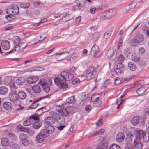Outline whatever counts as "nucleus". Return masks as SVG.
Wrapping results in <instances>:
<instances>
[{
    "label": "nucleus",
    "mask_w": 149,
    "mask_h": 149,
    "mask_svg": "<svg viewBox=\"0 0 149 149\" xmlns=\"http://www.w3.org/2000/svg\"><path fill=\"white\" fill-rule=\"evenodd\" d=\"M42 87L43 90L46 93L49 92L50 89L48 85L46 83H43L42 84Z\"/></svg>",
    "instance_id": "e433bc0d"
},
{
    "label": "nucleus",
    "mask_w": 149,
    "mask_h": 149,
    "mask_svg": "<svg viewBox=\"0 0 149 149\" xmlns=\"http://www.w3.org/2000/svg\"><path fill=\"white\" fill-rule=\"evenodd\" d=\"M75 1L77 4L79 5L80 7L83 8L85 4V1L84 0H76Z\"/></svg>",
    "instance_id": "ea45409f"
},
{
    "label": "nucleus",
    "mask_w": 149,
    "mask_h": 149,
    "mask_svg": "<svg viewBox=\"0 0 149 149\" xmlns=\"http://www.w3.org/2000/svg\"><path fill=\"white\" fill-rule=\"evenodd\" d=\"M83 9L81 7H80V6H79L78 4L73 6V9L74 11H83Z\"/></svg>",
    "instance_id": "3c124183"
},
{
    "label": "nucleus",
    "mask_w": 149,
    "mask_h": 149,
    "mask_svg": "<svg viewBox=\"0 0 149 149\" xmlns=\"http://www.w3.org/2000/svg\"><path fill=\"white\" fill-rule=\"evenodd\" d=\"M3 107L6 110H10L12 109L11 104L10 102H6L3 104Z\"/></svg>",
    "instance_id": "7c9ffc66"
},
{
    "label": "nucleus",
    "mask_w": 149,
    "mask_h": 149,
    "mask_svg": "<svg viewBox=\"0 0 149 149\" xmlns=\"http://www.w3.org/2000/svg\"><path fill=\"white\" fill-rule=\"evenodd\" d=\"M91 100L93 102V106L95 107H100L102 103V102L98 95L95 94L93 95L91 97Z\"/></svg>",
    "instance_id": "0eeeda50"
},
{
    "label": "nucleus",
    "mask_w": 149,
    "mask_h": 149,
    "mask_svg": "<svg viewBox=\"0 0 149 149\" xmlns=\"http://www.w3.org/2000/svg\"><path fill=\"white\" fill-rule=\"evenodd\" d=\"M38 78L36 77H31L27 79V82L30 84H33L37 82L38 80Z\"/></svg>",
    "instance_id": "5701e85b"
},
{
    "label": "nucleus",
    "mask_w": 149,
    "mask_h": 149,
    "mask_svg": "<svg viewBox=\"0 0 149 149\" xmlns=\"http://www.w3.org/2000/svg\"><path fill=\"white\" fill-rule=\"evenodd\" d=\"M10 143L8 139L6 138H2L1 141V143L2 145L4 146H9Z\"/></svg>",
    "instance_id": "cd10ccee"
},
{
    "label": "nucleus",
    "mask_w": 149,
    "mask_h": 149,
    "mask_svg": "<svg viewBox=\"0 0 149 149\" xmlns=\"http://www.w3.org/2000/svg\"><path fill=\"white\" fill-rule=\"evenodd\" d=\"M1 45L2 48L5 50H8L10 48V42L8 41H2Z\"/></svg>",
    "instance_id": "dca6fc26"
},
{
    "label": "nucleus",
    "mask_w": 149,
    "mask_h": 149,
    "mask_svg": "<svg viewBox=\"0 0 149 149\" xmlns=\"http://www.w3.org/2000/svg\"><path fill=\"white\" fill-rule=\"evenodd\" d=\"M87 98L86 95L85 93H82L79 96L78 101L80 104H83Z\"/></svg>",
    "instance_id": "aec40b11"
},
{
    "label": "nucleus",
    "mask_w": 149,
    "mask_h": 149,
    "mask_svg": "<svg viewBox=\"0 0 149 149\" xmlns=\"http://www.w3.org/2000/svg\"><path fill=\"white\" fill-rule=\"evenodd\" d=\"M10 99L11 102H13L18 99L17 95L16 93H13L10 96Z\"/></svg>",
    "instance_id": "79ce46f5"
},
{
    "label": "nucleus",
    "mask_w": 149,
    "mask_h": 149,
    "mask_svg": "<svg viewBox=\"0 0 149 149\" xmlns=\"http://www.w3.org/2000/svg\"><path fill=\"white\" fill-rule=\"evenodd\" d=\"M139 121V116H136L134 117L132 119L131 123L134 126L137 125Z\"/></svg>",
    "instance_id": "393cba45"
},
{
    "label": "nucleus",
    "mask_w": 149,
    "mask_h": 149,
    "mask_svg": "<svg viewBox=\"0 0 149 149\" xmlns=\"http://www.w3.org/2000/svg\"><path fill=\"white\" fill-rule=\"evenodd\" d=\"M143 81H139L136 82L133 88H139L136 90L137 93L139 95H141L143 94L145 92L146 90L145 88L143 87H140L139 84L142 83Z\"/></svg>",
    "instance_id": "9d476101"
},
{
    "label": "nucleus",
    "mask_w": 149,
    "mask_h": 149,
    "mask_svg": "<svg viewBox=\"0 0 149 149\" xmlns=\"http://www.w3.org/2000/svg\"><path fill=\"white\" fill-rule=\"evenodd\" d=\"M58 111V113L63 116L67 117L69 115L66 108L65 109L62 108L59 110Z\"/></svg>",
    "instance_id": "a878e982"
},
{
    "label": "nucleus",
    "mask_w": 149,
    "mask_h": 149,
    "mask_svg": "<svg viewBox=\"0 0 149 149\" xmlns=\"http://www.w3.org/2000/svg\"><path fill=\"white\" fill-rule=\"evenodd\" d=\"M18 96L19 98L22 100L24 99L26 97V94L23 91L19 92L18 93Z\"/></svg>",
    "instance_id": "c756f323"
},
{
    "label": "nucleus",
    "mask_w": 149,
    "mask_h": 149,
    "mask_svg": "<svg viewBox=\"0 0 149 149\" xmlns=\"http://www.w3.org/2000/svg\"><path fill=\"white\" fill-rule=\"evenodd\" d=\"M75 101L74 97L72 96L68 98L66 100V102L70 104H73L74 103Z\"/></svg>",
    "instance_id": "37998d69"
},
{
    "label": "nucleus",
    "mask_w": 149,
    "mask_h": 149,
    "mask_svg": "<svg viewBox=\"0 0 149 149\" xmlns=\"http://www.w3.org/2000/svg\"><path fill=\"white\" fill-rule=\"evenodd\" d=\"M117 58L118 61L119 62L118 63H121L122 64V63L123 62L125 59L124 56L123 55L120 54L117 57Z\"/></svg>",
    "instance_id": "09e8293b"
},
{
    "label": "nucleus",
    "mask_w": 149,
    "mask_h": 149,
    "mask_svg": "<svg viewBox=\"0 0 149 149\" xmlns=\"http://www.w3.org/2000/svg\"><path fill=\"white\" fill-rule=\"evenodd\" d=\"M20 131L23 132H28L29 130L27 128H26L24 127H21L20 128Z\"/></svg>",
    "instance_id": "0e129e2a"
},
{
    "label": "nucleus",
    "mask_w": 149,
    "mask_h": 149,
    "mask_svg": "<svg viewBox=\"0 0 149 149\" xmlns=\"http://www.w3.org/2000/svg\"><path fill=\"white\" fill-rule=\"evenodd\" d=\"M76 70V68L74 67H72L70 69V72L71 73L74 74V75L75 74V72Z\"/></svg>",
    "instance_id": "680f3d73"
},
{
    "label": "nucleus",
    "mask_w": 149,
    "mask_h": 149,
    "mask_svg": "<svg viewBox=\"0 0 149 149\" xmlns=\"http://www.w3.org/2000/svg\"><path fill=\"white\" fill-rule=\"evenodd\" d=\"M134 145V149H142L143 146V143L142 142L138 141L135 140L133 142Z\"/></svg>",
    "instance_id": "f3484780"
},
{
    "label": "nucleus",
    "mask_w": 149,
    "mask_h": 149,
    "mask_svg": "<svg viewBox=\"0 0 149 149\" xmlns=\"http://www.w3.org/2000/svg\"><path fill=\"white\" fill-rule=\"evenodd\" d=\"M27 44L25 42H20L18 45H17L15 47V49L13 50L8 52V53L12 52H14L17 51L18 52L22 51L26 47Z\"/></svg>",
    "instance_id": "1a4fd4ad"
},
{
    "label": "nucleus",
    "mask_w": 149,
    "mask_h": 149,
    "mask_svg": "<svg viewBox=\"0 0 149 149\" xmlns=\"http://www.w3.org/2000/svg\"><path fill=\"white\" fill-rule=\"evenodd\" d=\"M136 5L135 4V3L131 4L130 5V7L129 8L128 7H126V9H125L126 10H124L123 13H125L127 11H128L129 10H130V8H131V9L133 8L136 6Z\"/></svg>",
    "instance_id": "5fc2aeb1"
},
{
    "label": "nucleus",
    "mask_w": 149,
    "mask_h": 149,
    "mask_svg": "<svg viewBox=\"0 0 149 149\" xmlns=\"http://www.w3.org/2000/svg\"><path fill=\"white\" fill-rule=\"evenodd\" d=\"M44 121L45 123L47 125H52L55 123V119L54 117L48 116L45 118Z\"/></svg>",
    "instance_id": "2eb2a0df"
},
{
    "label": "nucleus",
    "mask_w": 149,
    "mask_h": 149,
    "mask_svg": "<svg viewBox=\"0 0 149 149\" xmlns=\"http://www.w3.org/2000/svg\"><path fill=\"white\" fill-rule=\"evenodd\" d=\"M66 109L68 112V114L69 113H73L75 112V109L73 107L69 106L67 107L66 108Z\"/></svg>",
    "instance_id": "a18cd8bd"
},
{
    "label": "nucleus",
    "mask_w": 149,
    "mask_h": 149,
    "mask_svg": "<svg viewBox=\"0 0 149 149\" xmlns=\"http://www.w3.org/2000/svg\"><path fill=\"white\" fill-rule=\"evenodd\" d=\"M55 83L60 88L63 89L68 88V85L66 83L65 79L61 74V72L57 77L54 79Z\"/></svg>",
    "instance_id": "f257e3e1"
},
{
    "label": "nucleus",
    "mask_w": 149,
    "mask_h": 149,
    "mask_svg": "<svg viewBox=\"0 0 149 149\" xmlns=\"http://www.w3.org/2000/svg\"><path fill=\"white\" fill-rule=\"evenodd\" d=\"M67 53V52L58 53L56 55V58L59 61L65 60L67 57V56L66 55Z\"/></svg>",
    "instance_id": "4468645a"
},
{
    "label": "nucleus",
    "mask_w": 149,
    "mask_h": 149,
    "mask_svg": "<svg viewBox=\"0 0 149 149\" xmlns=\"http://www.w3.org/2000/svg\"><path fill=\"white\" fill-rule=\"evenodd\" d=\"M25 81V79L24 78L20 77L16 80V82L17 85H21L24 84Z\"/></svg>",
    "instance_id": "473e14b6"
},
{
    "label": "nucleus",
    "mask_w": 149,
    "mask_h": 149,
    "mask_svg": "<svg viewBox=\"0 0 149 149\" xmlns=\"http://www.w3.org/2000/svg\"><path fill=\"white\" fill-rule=\"evenodd\" d=\"M114 15L112 10H110L103 13L100 16L101 18L103 19H109L113 18Z\"/></svg>",
    "instance_id": "6e6552de"
},
{
    "label": "nucleus",
    "mask_w": 149,
    "mask_h": 149,
    "mask_svg": "<svg viewBox=\"0 0 149 149\" xmlns=\"http://www.w3.org/2000/svg\"><path fill=\"white\" fill-rule=\"evenodd\" d=\"M30 6L29 3H22L20 4V7L24 8H28Z\"/></svg>",
    "instance_id": "603ef678"
},
{
    "label": "nucleus",
    "mask_w": 149,
    "mask_h": 149,
    "mask_svg": "<svg viewBox=\"0 0 149 149\" xmlns=\"http://www.w3.org/2000/svg\"><path fill=\"white\" fill-rule=\"evenodd\" d=\"M32 90L36 93H39L41 91V88L40 86L37 85L33 86L32 87Z\"/></svg>",
    "instance_id": "2f4dec72"
},
{
    "label": "nucleus",
    "mask_w": 149,
    "mask_h": 149,
    "mask_svg": "<svg viewBox=\"0 0 149 149\" xmlns=\"http://www.w3.org/2000/svg\"><path fill=\"white\" fill-rule=\"evenodd\" d=\"M62 76H63L65 77L66 80L70 81L72 80L74 77V74L71 73L70 72H69L67 71H62L61 72Z\"/></svg>",
    "instance_id": "9b49d317"
},
{
    "label": "nucleus",
    "mask_w": 149,
    "mask_h": 149,
    "mask_svg": "<svg viewBox=\"0 0 149 149\" xmlns=\"http://www.w3.org/2000/svg\"><path fill=\"white\" fill-rule=\"evenodd\" d=\"M9 146L13 149H19L20 148L18 145L13 141L10 143Z\"/></svg>",
    "instance_id": "72a5a7b5"
},
{
    "label": "nucleus",
    "mask_w": 149,
    "mask_h": 149,
    "mask_svg": "<svg viewBox=\"0 0 149 149\" xmlns=\"http://www.w3.org/2000/svg\"><path fill=\"white\" fill-rule=\"evenodd\" d=\"M102 118H100L98 120V121L96 123V125L97 126L100 127L102 125Z\"/></svg>",
    "instance_id": "bf43d9fd"
},
{
    "label": "nucleus",
    "mask_w": 149,
    "mask_h": 149,
    "mask_svg": "<svg viewBox=\"0 0 149 149\" xmlns=\"http://www.w3.org/2000/svg\"><path fill=\"white\" fill-rule=\"evenodd\" d=\"M144 38V36L143 35L136 34L134 36L133 39L130 40L129 45L131 46L135 47L137 45L142 42Z\"/></svg>",
    "instance_id": "f03ea898"
},
{
    "label": "nucleus",
    "mask_w": 149,
    "mask_h": 149,
    "mask_svg": "<svg viewBox=\"0 0 149 149\" xmlns=\"http://www.w3.org/2000/svg\"><path fill=\"white\" fill-rule=\"evenodd\" d=\"M125 149H134V147L132 145L128 143L125 146Z\"/></svg>",
    "instance_id": "13d9d810"
},
{
    "label": "nucleus",
    "mask_w": 149,
    "mask_h": 149,
    "mask_svg": "<svg viewBox=\"0 0 149 149\" xmlns=\"http://www.w3.org/2000/svg\"><path fill=\"white\" fill-rule=\"evenodd\" d=\"M12 82V79L11 77H6L4 80V83L6 85H10V86L11 87H14L15 84L13 83H12V85L11 83Z\"/></svg>",
    "instance_id": "4be33fe9"
},
{
    "label": "nucleus",
    "mask_w": 149,
    "mask_h": 149,
    "mask_svg": "<svg viewBox=\"0 0 149 149\" xmlns=\"http://www.w3.org/2000/svg\"><path fill=\"white\" fill-rule=\"evenodd\" d=\"M15 38V39L14 41L15 43L17 44L18 43L19 44V43H20V39L19 38V37L17 36Z\"/></svg>",
    "instance_id": "69168bd1"
},
{
    "label": "nucleus",
    "mask_w": 149,
    "mask_h": 149,
    "mask_svg": "<svg viewBox=\"0 0 149 149\" xmlns=\"http://www.w3.org/2000/svg\"><path fill=\"white\" fill-rule=\"evenodd\" d=\"M50 115L52 116V117H54L55 118V119L56 118L57 116V115H59L58 114L56 113L55 112L53 111H51L50 112Z\"/></svg>",
    "instance_id": "e2e57ef3"
},
{
    "label": "nucleus",
    "mask_w": 149,
    "mask_h": 149,
    "mask_svg": "<svg viewBox=\"0 0 149 149\" xmlns=\"http://www.w3.org/2000/svg\"><path fill=\"white\" fill-rule=\"evenodd\" d=\"M23 124L25 126H28L30 125L31 124L29 119L24 121L23 122Z\"/></svg>",
    "instance_id": "4d7b16f0"
},
{
    "label": "nucleus",
    "mask_w": 149,
    "mask_h": 149,
    "mask_svg": "<svg viewBox=\"0 0 149 149\" xmlns=\"http://www.w3.org/2000/svg\"><path fill=\"white\" fill-rule=\"evenodd\" d=\"M86 74L85 76V79L87 80H89L93 77L94 74L93 73L89 72H86Z\"/></svg>",
    "instance_id": "c03bdc74"
},
{
    "label": "nucleus",
    "mask_w": 149,
    "mask_h": 149,
    "mask_svg": "<svg viewBox=\"0 0 149 149\" xmlns=\"http://www.w3.org/2000/svg\"><path fill=\"white\" fill-rule=\"evenodd\" d=\"M46 33H43L41 34L40 36L39 37L40 39H38V42H39L43 41L46 38Z\"/></svg>",
    "instance_id": "8fccbe9b"
},
{
    "label": "nucleus",
    "mask_w": 149,
    "mask_h": 149,
    "mask_svg": "<svg viewBox=\"0 0 149 149\" xmlns=\"http://www.w3.org/2000/svg\"><path fill=\"white\" fill-rule=\"evenodd\" d=\"M125 136L123 133L120 132L118 133L116 136V141L119 143L123 141Z\"/></svg>",
    "instance_id": "6ab92c4d"
},
{
    "label": "nucleus",
    "mask_w": 149,
    "mask_h": 149,
    "mask_svg": "<svg viewBox=\"0 0 149 149\" xmlns=\"http://www.w3.org/2000/svg\"><path fill=\"white\" fill-rule=\"evenodd\" d=\"M19 138L22 144L25 146H28L29 142L27 139V136L23 133L21 134L19 136Z\"/></svg>",
    "instance_id": "f8f14e48"
},
{
    "label": "nucleus",
    "mask_w": 149,
    "mask_h": 149,
    "mask_svg": "<svg viewBox=\"0 0 149 149\" xmlns=\"http://www.w3.org/2000/svg\"><path fill=\"white\" fill-rule=\"evenodd\" d=\"M136 135V139H137L140 140L142 139L145 132L142 130H137Z\"/></svg>",
    "instance_id": "412c9836"
},
{
    "label": "nucleus",
    "mask_w": 149,
    "mask_h": 149,
    "mask_svg": "<svg viewBox=\"0 0 149 149\" xmlns=\"http://www.w3.org/2000/svg\"><path fill=\"white\" fill-rule=\"evenodd\" d=\"M90 54H93L95 58L99 57L101 54V53L99 47L96 44L94 45L91 49Z\"/></svg>",
    "instance_id": "423d86ee"
},
{
    "label": "nucleus",
    "mask_w": 149,
    "mask_h": 149,
    "mask_svg": "<svg viewBox=\"0 0 149 149\" xmlns=\"http://www.w3.org/2000/svg\"><path fill=\"white\" fill-rule=\"evenodd\" d=\"M114 50L113 48H110L106 52V55L108 57L110 58L111 61H113L115 58L114 55Z\"/></svg>",
    "instance_id": "ddd939ff"
},
{
    "label": "nucleus",
    "mask_w": 149,
    "mask_h": 149,
    "mask_svg": "<svg viewBox=\"0 0 149 149\" xmlns=\"http://www.w3.org/2000/svg\"><path fill=\"white\" fill-rule=\"evenodd\" d=\"M97 70L96 68H94L93 66H90L89 67L88 69L86 71V72H89L91 73H93L94 74L96 72Z\"/></svg>",
    "instance_id": "4c0bfd02"
},
{
    "label": "nucleus",
    "mask_w": 149,
    "mask_h": 149,
    "mask_svg": "<svg viewBox=\"0 0 149 149\" xmlns=\"http://www.w3.org/2000/svg\"><path fill=\"white\" fill-rule=\"evenodd\" d=\"M129 68L132 71H134L136 68V67L135 64L132 62H130L128 64Z\"/></svg>",
    "instance_id": "f704fd0d"
},
{
    "label": "nucleus",
    "mask_w": 149,
    "mask_h": 149,
    "mask_svg": "<svg viewBox=\"0 0 149 149\" xmlns=\"http://www.w3.org/2000/svg\"><path fill=\"white\" fill-rule=\"evenodd\" d=\"M123 38H122L120 39V41L118 45V49L120 48V47L121 46L122 43L123 42Z\"/></svg>",
    "instance_id": "338daca9"
},
{
    "label": "nucleus",
    "mask_w": 149,
    "mask_h": 149,
    "mask_svg": "<svg viewBox=\"0 0 149 149\" xmlns=\"http://www.w3.org/2000/svg\"><path fill=\"white\" fill-rule=\"evenodd\" d=\"M6 12L8 14L16 15L19 13V8L17 5H10L6 10Z\"/></svg>",
    "instance_id": "7ed1b4c3"
},
{
    "label": "nucleus",
    "mask_w": 149,
    "mask_h": 149,
    "mask_svg": "<svg viewBox=\"0 0 149 149\" xmlns=\"http://www.w3.org/2000/svg\"><path fill=\"white\" fill-rule=\"evenodd\" d=\"M61 102L62 100H61L57 102L56 103V106L58 107H61L63 104L61 103Z\"/></svg>",
    "instance_id": "774afa93"
},
{
    "label": "nucleus",
    "mask_w": 149,
    "mask_h": 149,
    "mask_svg": "<svg viewBox=\"0 0 149 149\" xmlns=\"http://www.w3.org/2000/svg\"><path fill=\"white\" fill-rule=\"evenodd\" d=\"M107 148V144L102 143L99 144L96 147V149H105Z\"/></svg>",
    "instance_id": "de8ad7c7"
},
{
    "label": "nucleus",
    "mask_w": 149,
    "mask_h": 149,
    "mask_svg": "<svg viewBox=\"0 0 149 149\" xmlns=\"http://www.w3.org/2000/svg\"><path fill=\"white\" fill-rule=\"evenodd\" d=\"M124 65L121 63H118L116 66V69L115 71H111L109 73V75L111 78L114 77L115 73L120 74L124 71Z\"/></svg>",
    "instance_id": "20e7f679"
},
{
    "label": "nucleus",
    "mask_w": 149,
    "mask_h": 149,
    "mask_svg": "<svg viewBox=\"0 0 149 149\" xmlns=\"http://www.w3.org/2000/svg\"><path fill=\"white\" fill-rule=\"evenodd\" d=\"M48 137V133L44 130H41L37 135L36 140L38 143H42L45 141V138Z\"/></svg>",
    "instance_id": "39448f33"
},
{
    "label": "nucleus",
    "mask_w": 149,
    "mask_h": 149,
    "mask_svg": "<svg viewBox=\"0 0 149 149\" xmlns=\"http://www.w3.org/2000/svg\"><path fill=\"white\" fill-rule=\"evenodd\" d=\"M58 123L61 125H63L65 123L64 118L62 116L57 115V116L56 118Z\"/></svg>",
    "instance_id": "bb28decb"
},
{
    "label": "nucleus",
    "mask_w": 149,
    "mask_h": 149,
    "mask_svg": "<svg viewBox=\"0 0 149 149\" xmlns=\"http://www.w3.org/2000/svg\"><path fill=\"white\" fill-rule=\"evenodd\" d=\"M32 124H33V127L36 129L40 128L41 125V123L39 120L34 122Z\"/></svg>",
    "instance_id": "c9c22d12"
},
{
    "label": "nucleus",
    "mask_w": 149,
    "mask_h": 149,
    "mask_svg": "<svg viewBox=\"0 0 149 149\" xmlns=\"http://www.w3.org/2000/svg\"><path fill=\"white\" fill-rule=\"evenodd\" d=\"M131 58L132 60L135 62H138L140 60L139 57L136 54H133Z\"/></svg>",
    "instance_id": "58836bf2"
},
{
    "label": "nucleus",
    "mask_w": 149,
    "mask_h": 149,
    "mask_svg": "<svg viewBox=\"0 0 149 149\" xmlns=\"http://www.w3.org/2000/svg\"><path fill=\"white\" fill-rule=\"evenodd\" d=\"M111 36V31H108L106 32L104 35V38L105 39H107L109 38Z\"/></svg>",
    "instance_id": "864d4df0"
},
{
    "label": "nucleus",
    "mask_w": 149,
    "mask_h": 149,
    "mask_svg": "<svg viewBox=\"0 0 149 149\" xmlns=\"http://www.w3.org/2000/svg\"><path fill=\"white\" fill-rule=\"evenodd\" d=\"M39 119V117L36 114L31 116L29 118L31 124H32L34 122L38 120Z\"/></svg>",
    "instance_id": "b1692460"
},
{
    "label": "nucleus",
    "mask_w": 149,
    "mask_h": 149,
    "mask_svg": "<svg viewBox=\"0 0 149 149\" xmlns=\"http://www.w3.org/2000/svg\"><path fill=\"white\" fill-rule=\"evenodd\" d=\"M45 130H42L45 132L48 133V136H49V134L52 133L54 131V128L52 125H46L45 126Z\"/></svg>",
    "instance_id": "a211bd4d"
},
{
    "label": "nucleus",
    "mask_w": 149,
    "mask_h": 149,
    "mask_svg": "<svg viewBox=\"0 0 149 149\" xmlns=\"http://www.w3.org/2000/svg\"><path fill=\"white\" fill-rule=\"evenodd\" d=\"M143 138V141L145 143H147L149 141V132H145Z\"/></svg>",
    "instance_id": "c85d7f7f"
},
{
    "label": "nucleus",
    "mask_w": 149,
    "mask_h": 149,
    "mask_svg": "<svg viewBox=\"0 0 149 149\" xmlns=\"http://www.w3.org/2000/svg\"><path fill=\"white\" fill-rule=\"evenodd\" d=\"M8 89L5 87H0V94L4 95L8 91Z\"/></svg>",
    "instance_id": "49530a36"
},
{
    "label": "nucleus",
    "mask_w": 149,
    "mask_h": 149,
    "mask_svg": "<svg viewBox=\"0 0 149 149\" xmlns=\"http://www.w3.org/2000/svg\"><path fill=\"white\" fill-rule=\"evenodd\" d=\"M109 149H121V148L120 146L115 144H113L110 146Z\"/></svg>",
    "instance_id": "6e6d98bb"
},
{
    "label": "nucleus",
    "mask_w": 149,
    "mask_h": 149,
    "mask_svg": "<svg viewBox=\"0 0 149 149\" xmlns=\"http://www.w3.org/2000/svg\"><path fill=\"white\" fill-rule=\"evenodd\" d=\"M121 83V81L119 78H117L115 80V84L116 85H119Z\"/></svg>",
    "instance_id": "052dcab7"
},
{
    "label": "nucleus",
    "mask_w": 149,
    "mask_h": 149,
    "mask_svg": "<svg viewBox=\"0 0 149 149\" xmlns=\"http://www.w3.org/2000/svg\"><path fill=\"white\" fill-rule=\"evenodd\" d=\"M6 135L8 137L10 138L12 140H13L16 139L17 137L15 135L11 132H6Z\"/></svg>",
    "instance_id": "a19ab883"
}]
</instances>
